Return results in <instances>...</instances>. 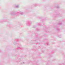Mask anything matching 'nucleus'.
<instances>
[{
	"label": "nucleus",
	"instance_id": "1",
	"mask_svg": "<svg viewBox=\"0 0 65 65\" xmlns=\"http://www.w3.org/2000/svg\"><path fill=\"white\" fill-rule=\"evenodd\" d=\"M20 13L21 15H23L24 14V13L22 11H20L19 12L17 13H15V12H13V11H11L10 12V14L11 15H15L17 14H18V13Z\"/></svg>",
	"mask_w": 65,
	"mask_h": 65
},
{
	"label": "nucleus",
	"instance_id": "2",
	"mask_svg": "<svg viewBox=\"0 0 65 65\" xmlns=\"http://www.w3.org/2000/svg\"><path fill=\"white\" fill-rule=\"evenodd\" d=\"M18 49L20 50H22L23 49V48L22 47H18Z\"/></svg>",
	"mask_w": 65,
	"mask_h": 65
},
{
	"label": "nucleus",
	"instance_id": "3",
	"mask_svg": "<svg viewBox=\"0 0 65 65\" xmlns=\"http://www.w3.org/2000/svg\"><path fill=\"white\" fill-rule=\"evenodd\" d=\"M15 7H16V8H18L20 7V6L19 5H17L15 6Z\"/></svg>",
	"mask_w": 65,
	"mask_h": 65
},
{
	"label": "nucleus",
	"instance_id": "4",
	"mask_svg": "<svg viewBox=\"0 0 65 65\" xmlns=\"http://www.w3.org/2000/svg\"><path fill=\"white\" fill-rule=\"evenodd\" d=\"M30 24H31V22L30 21H28L26 23V24H27V25Z\"/></svg>",
	"mask_w": 65,
	"mask_h": 65
},
{
	"label": "nucleus",
	"instance_id": "5",
	"mask_svg": "<svg viewBox=\"0 0 65 65\" xmlns=\"http://www.w3.org/2000/svg\"><path fill=\"white\" fill-rule=\"evenodd\" d=\"M58 24L59 25H62V23H61V22H60Z\"/></svg>",
	"mask_w": 65,
	"mask_h": 65
},
{
	"label": "nucleus",
	"instance_id": "6",
	"mask_svg": "<svg viewBox=\"0 0 65 65\" xmlns=\"http://www.w3.org/2000/svg\"><path fill=\"white\" fill-rule=\"evenodd\" d=\"M56 8L58 9V8H60V7L59 6H57L56 7Z\"/></svg>",
	"mask_w": 65,
	"mask_h": 65
},
{
	"label": "nucleus",
	"instance_id": "7",
	"mask_svg": "<svg viewBox=\"0 0 65 65\" xmlns=\"http://www.w3.org/2000/svg\"><path fill=\"white\" fill-rule=\"evenodd\" d=\"M57 31H60V30L58 28L57 29Z\"/></svg>",
	"mask_w": 65,
	"mask_h": 65
},
{
	"label": "nucleus",
	"instance_id": "8",
	"mask_svg": "<svg viewBox=\"0 0 65 65\" xmlns=\"http://www.w3.org/2000/svg\"><path fill=\"white\" fill-rule=\"evenodd\" d=\"M65 65V64H64L63 63L62 64H60L59 65Z\"/></svg>",
	"mask_w": 65,
	"mask_h": 65
},
{
	"label": "nucleus",
	"instance_id": "9",
	"mask_svg": "<svg viewBox=\"0 0 65 65\" xmlns=\"http://www.w3.org/2000/svg\"><path fill=\"white\" fill-rule=\"evenodd\" d=\"M16 40L17 41H18V39H16Z\"/></svg>",
	"mask_w": 65,
	"mask_h": 65
},
{
	"label": "nucleus",
	"instance_id": "10",
	"mask_svg": "<svg viewBox=\"0 0 65 65\" xmlns=\"http://www.w3.org/2000/svg\"><path fill=\"white\" fill-rule=\"evenodd\" d=\"M37 30H39V28H37Z\"/></svg>",
	"mask_w": 65,
	"mask_h": 65
},
{
	"label": "nucleus",
	"instance_id": "11",
	"mask_svg": "<svg viewBox=\"0 0 65 65\" xmlns=\"http://www.w3.org/2000/svg\"><path fill=\"white\" fill-rule=\"evenodd\" d=\"M59 37V38H61V36H60V37Z\"/></svg>",
	"mask_w": 65,
	"mask_h": 65
},
{
	"label": "nucleus",
	"instance_id": "12",
	"mask_svg": "<svg viewBox=\"0 0 65 65\" xmlns=\"http://www.w3.org/2000/svg\"><path fill=\"white\" fill-rule=\"evenodd\" d=\"M38 25H40V24H38Z\"/></svg>",
	"mask_w": 65,
	"mask_h": 65
},
{
	"label": "nucleus",
	"instance_id": "13",
	"mask_svg": "<svg viewBox=\"0 0 65 65\" xmlns=\"http://www.w3.org/2000/svg\"><path fill=\"white\" fill-rule=\"evenodd\" d=\"M47 45L48 44V43H47Z\"/></svg>",
	"mask_w": 65,
	"mask_h": 65
}]
</instances>
